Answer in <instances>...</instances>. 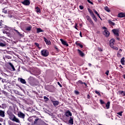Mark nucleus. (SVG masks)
<instances>
[{
  "label": "nucleus",
  "mask_w": 125,
  "mask_h": 125,
  "mask_svg": "<svg viewBox=\"0 0 125 125\" xmlns=\"http://www.w3.org/2000/svg\"><path fill=\"white\" fill-rule=\"evenodd\" d=\"M41 54L42 56L46 57L47 56H48V54H49V53L48 52V51H47V50L44 49L41 51Z\"/></svg>",
  "instance_id": "obj_1"
},
{
  "label": "nucleus",
  "mask_w": 125,
  "mask_h": 125,
  "mask_svg": "<svg viewBox=\"0 0 125 125\" xmlns=\"http://www.w3.org/2000/svg\"><path fill=\"white\" fill-rule=\"evenodd\" d=\"M28 83L31 84V85H34V83H35V78H34L32 77H30L28 79Z\"/></svg>",
  "instance_id": "obj_2"
},
{
  "label": "nucleus",
  "mask_w": 125,
  "mask_h": 125,
  "mask_svg": "<svg viewBox=\"0 0 125 125\" xmlns=\"http://www.w3.org/2000/svg\"><path fill=\"white\" fill-rule=\"evenodd\" d=\"M11 118L12 121H13V122H15L16 123H18V124H20V120H19L18 118H16V116L14 115H13L11 116Z\"/></svg>",
  "instance_id": "obj_3"
},
{
  "label": "nucleus",
  "mask_w": 125,
  "mask_h": 125,
  "mask_svg": "<svg viewBox=\"0 0 125 125\" xmlns=\"http://www.w3.org/2000/svg\"><path fill=\"white\" fill-rule=\"evenodd\" d=\"M64 116L67 117V118H69V117H71L72 116V112L70 111V110H67L64 112Z\"/></svg>",
  "instance_id": "obj_4"
},
{
  "label": "nucleus",
  "mask_w": 125,
  "mask_h": 125,
  "mask_svg": "<svg viewBox=\"0 0 125 125\" xmlns=\"http://www.w3.org/2000/svg\"><path fill=\"white\" fill-rule=\"evenodd\" d=\"M42 119L40 118H36L34 122V125H40V123H41V121Z\"/></svg>",
  "instance_id": "obj_5"
},
{
  "label": "nucleus",
  "mask_w": 125,
  "mask_h": 125,
  "mask_svg": "<svg viewBox=\"0 0 125 125\" xmlns=\"http://www.w3.org/2000/svg\"><path fill=\"white\" fill-rule=\"evenodd\" d=\"M21 3L23 4V5H30V0H24L21 2Z\"/></svg>",
  "instance_id": "obj_6"
},
{
  "label": "nucleus",
  "mask_w": 125,
  "mask_h": 125,
  "mask_svg": "<svg viewBox=\"0 0 125 125\" xmlns=\"http://www.w3.org/2000/svg\"><path fill=\"white\" fill-rule=\"evenodd\" d=\"M18 117L21 119H25V114L22 112H20L18 113Z\"/></svg>",
  "instance_id": "obj_7"
},
{
  "label": "nucleus",
  "mask_w": 125,
  "mask_h": 125,
  "mask_svg": "<svg viewBox=\"0 0 125 125\" xmlns=\"http://www.w3.org/2000/svg\"><path fill=\"white\" fill-rule=\"evenodd\" d=\"M0 46L1 47H4L6 46V42H3L1 39H0Z\"/></svg>",
  "instance_id": "obj_8"
},
{
  "label": "nucleus",
  "mask_w": 125,
  "mask_h": 125,
  "mask_svg": "<svg viewBox=\"0 0 125 125\" xmlns=\"http://www.w3.org/2000/svg\"><path fill=\"white\" fill-rule=\"evenodd\" d=\"M51 102L52 103L53 105L55 107H56L57 106H58V105H59V102L58 101L51 100Z\"/></svg>",
  "instance_id": "obj_9"
},
{
  "label": "nucleus",
  "mask_w": 125,
  "mask_h": 125,
  "mask_svg": "<svg viewBox=\"0 0 125 125\" xmlns=\"http://www.w3.org/2000/svg\"><path fill=\"white\" fill-rule=\"evenodd\" d=\"M112 32L117 37L120 36V34H119V29H113Z\"/></svg>",
  "instance_id": "obj_10"
},
{
  "label": "nucleus",
  "mask_w": 125,
  "mask_h": 125,
  "mask_svg": "<svg viewBox=\"0 0 125 125\" xmlns=\"http://www.w3.org/2000/svg\"><path fill=\"white\" fill-rule=\"evenodd\" d=\"M104 35L106 37L108 38L109 36H110V32L107 29L104 30Z\"/></svg>",
  "instance_id": "obj_11"
},
{
  "label": "nucleus",
  "mask_w": 125,
  "mask_h": 125,
  "mask_svg": "<svg viewBox=\"0 0 125 125\" xmlns=\"http://www.w3.org/2000/svg\"><path fill=\"white\" fill-rule=\"evenodd\" d=\"M115 43V39H112L110 41V47H113Z\"/></svg>",
  "instance_id": "obj_12"
},
{
  "label": "nucleus",
  "mask_w": 125,
  "mask_h": 125,
  "mask_svg": "<svg viewBox=\"0 0 125 125\" xmlns=\"http://www.w3.org/2000/svg\"><path fill=\"white\" fill-rule=\"evenodd\" d=\"M68 123L70 125H74V117H70V119L68 120Z\"/></svg>",
  "instance_id": "obj_13"
},
{
  "label": "nucleus",
  "mask_w": 125,
  "mask_h": 125,
  "mask_svg": "<svg viewBox=\"0 0 125 125\" xmlns=\"http://www.w3.org/2000/svg\"><path fill=\"white\" fill-rule=\"evenodd\" d=\"M60 41L62 44H63V45H66V46H69V44H68V43H67L66 41H63V40L62 39H61Z\"/></svg>",
  "instance_id": "obj_14"
},
{
  "label": "nucleus",
  "mask_w": 125,
  "mask_h": 125,
  "mask_svg": "<svg viewBox=\"0 0 125 125\" xmlns=\"http://www.w3.org/2000/svg\"><path fill=\"white\" fill-rule=\"evenodd\" d=\"M4 111L3 110H0V117L1 118H4L5 117V114Z\"/></svg>",
  "instance_id": "obj_15"
},
{
  "label": "nucleus",
  "mask_w": 125,
  "mask_h": 125,
  "mask_svg": "<svg viewBox=\"0 0 125 125\" xmlns=\"http://www.w3.org/2000/svg\"><path fill=\"white\" fill-rule=\"evenodd\" d=\"M118 17L119 18H123V17H125V14L124 13H119L118 14Z\"/></svg>",
  "instance_id": "obj_16"
},
{
  "label": "nucleus",
  "mask_w": 125,
  "mask_h": 125,
  "mask_svg": "<svg viewBox=\"0 0 125 125\" xmlns=\"http://www.w3.org/2000/svg\"><path fill=\"white\" fill-rule=\"evenodd\" d=\"M78 51V53L81 57H83L84 56V54L83 52V51H81L80 49L77 50Z\"/></svg>",
  "instance_id": "obj_17"
},
{
  "label": "nucleus",
  "mask_w": 125,
  "mask_h": 125,
  "mask_svg": "<svg viewBox=\"0 0 125 125\" xmlns=\"http://www.w3.org/2000/svg\"><path fill=\"white\" fill-rule=\"evenodd\" d=\"M43 39H44V41L46 43V44H47V45H49V44H50V41H48V40L46 39L45 37H43Z\"/></svg>",
  "instance_id": "obj_18"
},
{
  "label": "nucleus",
  "mask_w": 125,
  "mask_h": 125,
  "mask_svg": "<svg viewBox=\"0 0 125 125\" xmlns=\"http://www.w3.org/2000/svg\"><path fill=\"white\" fill-rule=\"evenodd\" d=\"M19 80H20V81L21 83L26 84V80H25L24 79L22 78H19Z\"/></svg>",
  "instance_id": "obj_19"
},
{
  "label": "nucleus",
  "mask_w": 125,
  "mask_h": 125,
  "mask_svg": "<svg viewBox=\"0 0 125 125\" xmlns=\"http://www.w3.org/2000/svg\"><path fill=\"white\" fill-rule=\"evenodd\" d=\"M39 125H48L47 124L45 123L41 119V121H40V123L39 124Z\"/></svg>",
  "instance_id": "obj_20"
},
{
  "label": "nucleus",
  "mask_w": 125,
  "mask_h": 125,
  "mask_svg": "<svg viewBox=\"0 0 125 125\" xmlns=\"http://www.w3.org/2000/svg\"><path fill=\"white\" fill-rule=\"evenodd\" d=\"M107 21H108V22L109 23V24L110 25H112V26H115V23H114V22H113V21H111L110 20H108Z\"/></svg>",
  "instance_id": "obj_21"
},
{
  "label": "nucleus",
  "mask_w": 125,
  "mask_h": 125,
  "mask_svg": "<svg viewBox=\"0 0 125 125\" xmlns=\"http://www.w3.org/2000/svg\"><path fill=\"white\" fill-rule=\"evenodd\" d=\"M42 32H43V30H42V28H37V33H42Z\"/></svg>",
  "instance_id": "obj_22"
},
{
  "label": "nucleus",
  "mask_w": 125,
  "mask_h": 125,
  "mask_svg": "<svg viewBox=\"0 0 125 125\" xmlns=\"http://www.w3.org/2000/svg\"><path fill=\"white\" fill-rule=\"evenodd\" d=\"M121 63L122 65H125V57H123L121 60Z\"/></svg>",
  "instance_id": "obj_23"
},
{
  "label": "nucleus",
  "mask_w": 125,
  "mask_h": 125,
  "mask_svg": "<svg viewBox=\"0 0 125 125\" xmlns=\"http://www.w3.org/2000/svg\"><path fill=\"white\" fill-rule=\"evenodd\" d=\"M105 107L106 109H109L110 108V102H108L106 105H105Z\"/></svg>",
  "instance_id": "obj_24"
},
{
  "label": "nucleus",
  "mask_w": 125,
  "mask_h": 125,
  "mask_svg": "<svg viewBox=\"0 0 125 125\" xmlns=\"http://www.w3.org/2000/svg\"><path fill=\"white\" fill-rule=\"evenodd\" d=\"M26 31H31V30H32V26H29L28 27H27L25 29Z\"/></svg>",
  "instance_id": "obj_25"
},
{
  "label": "nucleus",
  "mask_w": 125,
  "mask_h": 125,
  "mask_svg": "<svg viewBox=\"0 0 125 125\" xmlns=\"http://www.w3.org/2000/svg\"><path fill=\"white\" fill-rule=\"evenodd\" d=\"M43 98L44 100V102H45V103H46V102L49 100V99H48V98H47L46 96H44Z\"/></svg>",
  "instance_id": "obj_26"
},
{
  "label": "nucleus",
  "mask_w": 125,
  "mask_h": 125,
  "mask_svg": "<svg viewBox=\"0 0 125 125\" xmlns=\"http://www.w3.org/2000/svg\"><path fill=\"white\" fill-rule=\"evenodd\" d=\"M104 10H105V11H107V12H110V9H109V7H108V6L104 7Z\"/></svg>",
  "instance_id": "obj_27"
},
{
  "label": "nucleus",
  "mask_w": 125,
  "mask_h": 125,
  "mask_svg": "<svg viewBox=\"0 0 125 125\" xmlns=\"http://www.w3.org/2000/svg\"><path fill=\"white\" fill-rule=\"evenodd\" d=\"M36 12L37 13L41 12V9H40L39 7H36Z\"/></svg>",
  "instance_id": "obj_28"
},
{
  "label": "nucleus",
  "mask_w": 125,
  "mask_h": 125,
  "mask_svg": "<svg viewBox=\"0 0 125 125\" xmlns=\"http://www.w3.org/2000/svg\"><path fill=\"white\" fill-rule=\"evenodd\" d=\"M87 10H88V12H89L90 15H91L93 14V12H92V11L90 9L88 8Z\"/></svg>",
  "instance_id": "obj_29"
},
{
  "label": "nucleus",
  "mask_w": 125,
  "mask_h": 125,
  "mask_svg": "<svg viewBox=\"0 0 125 125\" xmlns=\"http://www.w3.org/2000/svg\"><path fill=\"white\" fill-rule=\"evenodd\" d=\"M93 11L95 13V14H96V15H97V16H98L99 17H100V15H99L98 12L97 11H96V10H94Z\"/></svg>",
  "instance_id": "obj_30"
},
{
  "label": "nucleus",
  "mask_w": 125,
  "mask_h": 125,
  "mask_svg": "<svg viewBox=\"0 0 125 125\" xmlns=\"http://www.w3.org/2000/svg\"><path fill=\"white\" fill-rule=\"evenodd\" d=\"M89 23L92 25V26H94V23H93V21H92V20H91L89 21Z\"/></svg>",
  "instance_id": "obj_31"
},
{
  "label": "nucleus",
  "mask_w": 125,
  "mask_h": 125,
  "mask_svg": "<svg viewBox=\"0 0 125 125\" xmlns=\"http://www.w3.org/2000/svg\"><path fill=\"white\" fill-rule=\"evenodd\" d=\"M86 18L87 19V20L89 21H90V20H91V18H90V17H89V16H86Z\"/></svg>",
  "instance_id": "obj_32"
},
{
  "label": "nucleus",
  "mask_w": 125,
  "mask_h": 125,
  "mask_svg": "<svg viewBox=\"0 0 125 125\" xmlns=\"http://www.w3.org/2000/svg\"><path fill=\"white\" fill-rule=\"evenodd\" d=\"M77 45H78V46H80V47H81V48H83V44H81V43H77Z\"/></svg>",
  "instance_id": "obj_33"
},
{
  "label": "nucleus",
  "mask_w": 125,
  "mask_h": 125,
  "mask_svg": "<svg viewBox=\"0 0 125 125\" xmlns=\"http://www.w3.org/2000/svg\"><path fill=\"white\" fill-rule=\"evenodd\" d=\"M17 33L18 34V35H19V36H20V37H23V34H21L19 31H17Z\"/></svg>",
  "instance_id": "obj_34"
},
{
  "label": "nucleus",
  "mask_w": 125,
  "mask_h": 125,
  "mask_svg": "<svg viewBox=\"0 0 125 125\" xmlns=\"http://www.w3.org/2000/svg\"><path fill=\"white\" fill-rule=\"evenodd\" d=\"M117 115H119V116H123V111L118 112Z\"/></svg>",
  "instance_id": "obj_35"
},
{
  "label": "nucleus",
  "mask_w": 125,
  "mask_h": 125,
  "mask_svg": "<svg viewBox=\"0 0 125 125\" xmlns=\"http://www.w3.org/2000/svg\"><path fill=\"white\" fill-rule=\"evenodd\" d=\"M111 48H113V49H115V50H119V48L114 46L113 47H111Z\"/></svg>",
  "instance_id": "obj_36"
},
{
  "label": "nucleus",
  "mask_w": 125,
  "mask_h": 125,
  "mask_svg": "<svg viewBox=\"0 0 125 125\" xmlns=\"http://www.w3.org/2000/svg\"><path fill=\"white\" fill-rule=\"evenodd\" d=\"M0 81H1L2 83H3L4 82H5V80L3 79H2L1 77H0Z\"/></svg>",
  "instance_id": "obj_37"
},
{
  "label": "nucleus",
  "mask_w": 125,
  "mask_h": 125,
  "mask_svg": "<svg viewBox=\"0 0 125 125\" xmlns=\"http://www.w3.org/2000/svg\"><path fill=\"white\" fill-rule=\"evenodd\" d=\"M2 109H5V108H6V106H5V104H2Z\"/></svg>",
  "instance_id": "obj_38"
},
{
  "label": "nucleus",
  "mask_w": 125,
  "mask_h": 125,
  "mask_svg": "<svg viewBox=\"0 0 125 125\" xmlns=\"http://www.w3.org/2000/svg\"><path fill=\"white\" fill-rule=\"evenodd\" d=\"M100 102L101 104H105V102L104 101H103V100H100Z\"/></svg>",
  "instance_id": "obj_39"
},
{
  "label": "nucleus",
  "mask_w": 125,
  "mask_h": 125,
  "mask_svg": "<svg viewBox=\"0 0 125 125\" xmlns=\"http://www.w3.org/2000/svg\"><path fill=\"white\" fill-rule=\"evenodd\" d=\"M95 92L96 94H97L98 95H99V96H100V93H99V92L97 91H95Z\"/></svg>",
  "instance_id": "obj_40"
},
{
  "label": "nucleus",
  "mask_w": 125,
  "mask_h": 125,
  "mask_svg": "<svg viewBox=\"0 0 125 125\" xmlns=\"http://www.w3.org/2000/svg\"><path fill=\"white\" fill-rule=\"evenodd\" d=\"M2 12L3 13H5V14H6V13H7V10H3Z\"/></svg>",
  "instance_id": "obj_41"
},
{
  "label": "nucleus",
  "mask_w": 125,
  "mask_h": 125,
  "mask_svg": "<svg viewBox=\"0 0 125 125\" xmlns=\"http://www.w3.org/2000/svg\"><path fill=\"white\" fill-rule=\"evenodd\" d=\"M74 93H75V94H77V95L80 94V92H78V91H77V90H75V91H74Z\"/></svg>",
  "instance_id": "obj_42"
},
{
  "label": "nucleus",
  "mask_w": 125,
  "mask_h": 125,
  "mask_svg": "<svg viewBox=\"0 0 125 125\" xmlns=\"http://www.w3.org/2000/svg\"><path fill=\"white\" fill-rule=\"evenodd\" d=\"M35 45H36V46H37V47H39V46H40V44H39V43L35 42Z\"/></svg>",
  "instance_id": "obj_43"
},
{
  "label": "nucleus",
  "mask_w": 125,
  "mask_h": 125,
  "mask_svg": "<svg viewBox=\"0 0 125 125\" xmlns=\"http://www.w3.org/2000/svg\"><path fill=\"white\" fill-rule=\"evenodd\" d=\"M91 16L93 18V19L96 17H95V15H94V14H92V15H91Z\"/></svg>",
  "instance_id": "obj_44"
},
{
  "label": "nucleus",
  "mask_w": 125,
  "mask_h": 125,
  "mask_svg": "<svg viewBox=\"0 0 125 125\" xmlns=\"http://www.w3.org/2000/svg\"><path fill=\"white\" fill-rule=\"evenodd\" d=\"M78 83H80V84H83V81H82V80H79V81H78Z\"/></svg>",
  "instance_id": "obj_45"
},
{
  "label": "nucleus",
  "mask_w": 125,
  "mask_h": 125,
  "mask_svg": "<svg viewBox=\"0 0 125 125\" xmlns=\"http://www.w3.org/2000/svg\"><path fill=\"white\" fill-rule=\"evenodd\" d=\"M8 65L10 66V67H12L13 66V64L11 62H8Z\"/></svg>",
  "instance_id": "obj_46"
},
{
  "label": "nucleus",
  "mask_w": 125,
  "mask_h": 125,
  "mask_svg": "<svg viewBox=\"0 0 125 125\" xmlns=\"http://www.w3.org/2000/svg\"><path fill=\"white\" fill-rule=\"evenodd\" d=\"M117 56L118 57H121L122 56V54H121L120 53H117Z\"/></svg>",
  "instance_id": "obj_47"
},
{
  "label": "nucleus",
  "mask_w": 125,
  "mask_h": 125,
  "mask_svg": "<svg viewBox=\"0 0 125 125\" xmlns=\"http://www.w3.org/2000/svg\"><path fill=\"white\" fill-rule=\"evenodd\" d=\"M118 92H119V94H121L122 95H123L124 91H119Z\"/></svg>",
  "instance_id": "obj_48"
},
{
  "label": "nucleus",
  "mask_w": 125,
  "mask_h": 125,
  "mask_svg": "<svg viewBox=\"0 0 125 125\" xmlns=\"http://www.w3.org/2000/svg\"><path fill=\"white\" fill-rule=\"evenodd\" d=\"M79 7H80V9H81V10L83 9V5H80Z\"/></svg>",
  "instance_id": "obj_49"
},
{
  "label": "nucleus",
  "mask_w": 125,
  "mask_h": 125,
  "mask_svg": "<svg viewBox=\"0 0 125 125\" xmlns=\"http://www.w3.org/2000/svg\"><path fill=\"white\" fill-rule=\"evenodd\" d=\"M106 76H109V70H107L105 72Z\"/></svg>",
  "instance_id": "obj_50"
},
{
  "label": "nucleus",
  "mask_w": 125,
  "mask_h": 125,
  "mask_svg": "<svg viewBox=\"0 0 125 125\" xmlns=\"http://www.w3.org/2000/svg\"><path fill=\"white\" fill-rule=\"evenodd\" d=\"M88 2L90 3V4H93V2H91L90 0H87Z\"/></svg>",
  "instance_id": "obj_51"
},
{
  "label": "nucleus",
  "mask_w": 125,
  "mask_h": 125,
  "mask_svg": "<svg viewBox=\"0 0 125 125\" xmlns=\"http://www.w3.org/2000/svg\"><path fill=\"white\" fill-rule=\"evenodd\" d=\"M11 68L13 69V71H16V69H15V67H14V65H13Z\"/></svg>",
  "instance_id": "obj_52"
},
{
  "label": "nucleus",
  "mask_w": 125,
  "mask_h": 125,
  "mask_svg": "<svg viewBox=\"0 0 125 125\" xmlns=\"http://www.w3.org/2000/svg\"><path fill=\"white\" fill-rule=\"evenodd\" d=\"M93 20L95 21V22H97V18L96 17V18H94V19H93Z\"/></svg>",
  "instance_id": "obj_53"
},
{
  "label": "nucleus",
  "mask_w": 125,
  "mask_h": 125,
  "mask_svg": "<svg viewBox=\"0 0 125 125\" xmlns=\"http://www.w3.org/2000/svg\"><path fill=\"white\" fill-rule=\"evenodd\" d=\"M58 85H60V87H62V85L60 83L58 82Z\"/></svg>",
  "instance_id": "obj_54"
},
{
  "label": "nucleus",
  "mask_w": 125,
  "mask_h": 125,
  "mask_svg": "<svg viewBox=\"0 0 125 125\" xmlns=\"http://www.w3.org/2000/svg\"><path fill=\"white\" fill-rule=\"evenodd\" d=\"M87 97L88 99H90V96L89 95V94H88V95H87Z\"/></svg>",
  "instance_id": "obj_55"
},
{
  "label": "nucleus",
  "mask_w": 125,
  "mask_h": 125,
  "mask_svg": "<svg viewBox=\"0 0 125 125\" xmlns=\"http://www.w3.org/2000/svg\"><path fill=\"white\" fill-rule=\"evenodd\" d=\"M54 48H55V49H56V50H57L58 51V48H57V46H55Z\"/></svg>",
  "instance_id": "obj_56"
},
{
  "label": "nucleus",
  "mask_w": 125,
  "mask_h": 125,
  "mask_svg": "<svg viewBox=\"0 0 125 125\" xmlns=\"http://www.w3.org/2000/svg\"><path fill=\"white\" fill-rule=\"evenodd\" d=\"M122 95L123 96H125V91H123V93H122Z\"/></svg>",
  "instance_id": "obj_57"
},
{
  "label": "nucleus",
  "mask_w": 125,
  "mask_h": 125,
  "mask_svg": "<svg viewBox=\"0 0 125 125\" xmlns=\"http://www.w3.org/2000/svg\"><path fill=\"white\" fill-rule=\"evenodd\" d=\"M103 29L104 30H107V28H106V27H105V26L103 27Z\"/></svg>",
  "instance_id": "obj_58"
},
{
  "label": "nucleus",
  "mask_w": 125,
  "mask_h": 125,
  "mask_svg": "<svg viewBox=\"0 0 125 125\" xmlns=\"http://www.w3.org/2000/svg\"><path fill=\"white\" fill-rule=\"evenodd\" d=\"M118 52L119 53H121V52H122V49H119Z\"/></svg>",
  "instance_id": "obj_59"
},
{
  "label": "nucleus",
  "mask_w": 125,
  "mask_h": 125,
  "mask_svg": "<svg viewBox=\"0 0 125 125\" xmlns=\"http://www.w3.org/2000/svg\"><path fill=\"white\" fill-rule=\"evenodd\" d=\"M80 36L81 37V38H83V36H82V32H80Z\"/></svg>",
  "instance_id": "obj_60"
},
{
  "label": "nucleus",
  "mask_w": 125,
  "mask_h": 125,
  "mask_svg": "<svg viewBox=\"0 0 125 125\" xmlns=\"http://www.w3.org/2000/svg\"><path fill=\"white\" fill-rule=\"evenodd\" d=\"M88 66L89 67H91V63H88Z\"/></svg>",
  "instance_id": "obj_61"
},
{
  "label": "nucleus",
  "mask_w": 125,
  "mask_h": 125,
  "mask_svg": "<svg viewBox=\"0 0 125 125\" xmlns=\"http://www.w3.org/2000/svg\"><path fill=\"white\" fill-rule=\"evenodd\" d=\"M0 26H2V22H0Z\"/></svg>",
  "instance_id": "obj_62"
},
{
  "label": "nucleus",
  "mask_w": 125,
  "mask_h": 125,
  "mask_svg": "<svg viewBox=\"0 0 125 125\" xmlns=\"http://www.w3.org/2000/svg\"><path fill=\"white\" fill-rule=\"evenodd\" d=\"M9 18H12V15L9 16Z\"/></svg>",
  "instance_id": "obj_63"
},
{
  "label": "nucleus",
  "mask_w": 125,
  "mask_h": 125,
  "mask_svg": "<svg viewBox=\"0 0 125 125\" xmlns=\"http://www.w3.org/2000/svg\"><path fill=\"white\" fill-rule=\"evenodd\" d=\"M123 78L125 79V75H123Z\"/></svg>",
  "instance_id": "obj_64"
}]
</instances>
